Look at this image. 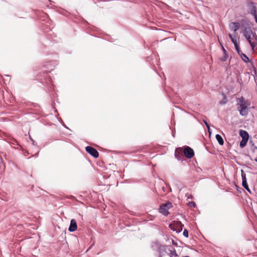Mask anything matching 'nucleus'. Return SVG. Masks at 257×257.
I'll list each match as a JSON object with an SVG mask.
<instances>
[{
	"instance_id": "f257e3e1",
	"label": "nucleus",
	"mask_w": 257,
	"mask_h": 257,
	"mask_svg": "<svg viewBox=\"0 0 257 257\" xmlns=\"http://www.w3.org/2000/svg\"><path fill=\"white\" fill-rule=\"evenodd\" d=\"M237 110L241 116H246L250 111V102L243 97H241L237 99Z\"/></svg>"
},
{
	"instance_id": "f03ea898",
	"label": "nucleus",
	"mask_w": 257,
	"mask_h": 257,
	"mask_svg": "<svg viewBox=\"0 0 257 257\" xmlns=\"http://www.w3.org/2000/svg\"><path fill=\"white\" fill-rule=\"evenodd\" d=\"M240 29L244 37L255 34L253 32L249 23L245 20H242L240 21Z\"/></svg>"
},
{
	"instance_id": "7ed1b4c3",
	"label": "nucleus",
	"mask_w": 257,
	"mask_h": 257,
	"mask_svg": "<svg viewBox=\"0 0 257 257\" xmlns=\"http://www.w3.org/2000/svg\"><path fill=\"white\" fill-rule=\"evenodd\" d=\"M248 43L250 44L252 50H254L257 44V35L255 33L253 35H248L244 37Z\"/></svg>"
},
{
	"instance_id": "20e7f679",
	"label": "nucleus",
	"mask_w": 257,
	"mask_h": 257,
	"mask_svg": "<svg viewBox=\"0 0 257 257\" xmlns=\"http://www.w3.org/2000/svg\"><path fill=\"white\" fill-rule=\"evenodd\" d=\"M172 207L171 202H167L160 206L159 208V212L164 215H167L169 213L168 210Z\"/></svg>"
},
{
	"instance_id": "39448f33",
	"label": "nucleus",
	"mask_w": 257,
	"mask_h": 257,
	"mask_svg": "<svg viewBox=\"0 0 257 257\" xmlns=\"http://www.w3.org/2000/svg\"><path fill=\"white\" fill-rule=\"evenodd\" d=\"M246 63L247 70L249 71L247 73L248 74L251 73V74L253 76H257L256 69L252 62L251 61H249L248 62H246Z\"/></svg>"
},
{
	"instance_id": "423d86ee",
	"label": "nucleus",
	"mask_w": 257,
	"mask_h": 257,
	"mask_svg": "<svg viewBox=\"0 0 257 257\" xmlns=\"http://www.w3.org/2000/svg\"><path fill=\"white\" fill-rule=\"evenodd\" d=\"M86 151L93 157L96 158L98 157L99 154L96 149L90 146L85 148Z\"/></svg>"
},
{
	"instance_id": "0eeeda50",
	"label": "nucleus",
	"mask_w": 257,
	"mask_h": 257,
	"mask_svg": "<svg viewBox=\"0 0 257 257\" xmlns=\"http://www.w3.org/2000/svg\"><path fill=\"white\" fill-rule=\"evenodd\" d=\"M184 154L187 158L191 159L194 155V152L192 149L187 147L184 150Z\"/></svg>"
},
{
	"instance_id": "6e6552de",
	"label": "nucleus",
	"mask_w": 257,
	"mask_h": 257,
	"mask_svg": "<svg viewBox=\"0 0 257 257\" xmlns=\"http://www.w3.org/2000/svg\"><path fill=\"white\" fill-rule=\"evenodd\" d=\"M229 28L234 33H235L240 28V23L231 22L229 24Z\"/></svg>"
},
{
	"instance_id": "1a4fd4ad",
	"label": "nucleus",
	"mask_w": 257,
	"mask_h": 257,
	"mask_svg": "<svg viewBox=\"0 0 257 257\" xmlns=\"http://www.w3.org/2000/svg\"><path fill=\"white\" fill-rule=\"evenodd\" d=\"M249 13L254 17L257 16V9L253 4H250L249 6Z\"/></svg>"
},
{
	"instance_id": "9d476101",
	"label": "nucleus",
	"mask_w": 257,
	"mask_h": 257,
	"mask_svg": "<svg viewBox=\"0 0 257 257\" xmlns=\"http://www.w3.org/2000/svg\"><path fill=\"white\" fill-rule=\"evenodd\" d=\"M77 228V223L74 219H72L70 221V224L69 227V231L70 232H73L75 231Z\"/></svg>"
},
{
	"instance_id": "9b49d317",
	"label": "nucleus",
	"mask_w": 257,
	"mask_h": 257,
	"mask_svg": "<svg viewBox=\"0 0 257 257\" xmlns=\"http://www.w3.org/2000/svg\"><path fill=\"white\" fill-rule=\"evenodd\" d=\"M181 150L182 149L181 148L176 149L175 153V157L179 160H180L182 157V154L179 152V151H181Z\"/></svg>"
},
{
	"instance_id": "f8f14e48",
	"label": "nucleus",
	"mask_w": 257,
	"mask_h": 257,
	"mask_svg": "<svg viewBox=\"0 0 257 257\" xmlns=\"http://www.w3.org/2000/svg\"><path fill=\"white\" fill-rule=\"evenodd\" d=\"M239 55L240 56L241 59L245 63L248 62L249 60L248 57L244 53L242 52H240V53L239 54Z\"/></svg>"
},
{
	"instance_id": "ddd939ff",
	"label": "nucleus",
	"mask_w": 257,
	"mask_h": 257,
	"mask_svg": "<svg viewBox=\"0 0 257 257\" xmlns=\"http://www.w3.org/2000/svg\"><path fill=\"white\" fill-rule=\"evenodd\" d=\"M215 138H216V139L217 140V141H218V144L220 145H223V144H224L223 140L222 137L220 135L217 134L215 136Z\"/></svg>"
},
{
	"instance_id": "4468645a",
	"label": "nucleus",
	"mask_w": 257,
	"mask_h": 257,
	"mask_svg": "<svg viewBox=\"0 0 257 257\" xmlns=\"http://www.w3.org/2000/svg\"><path fill=\"white\" fill-rule=\"evenodd\" d=\"M240 135L242 139H243L244 138H246V140L248 139V134L245 131L241 130L240 132Z\"/></svg>"
},
{
	"instance_id": "2eb2a0df",
	"label": "nucleus",
	"mask_w": 257,
	"mask_h": 257,
	"mask_svg": "<svg viewBox=\"0 0 257 257\" xmlns=\"http://www.w3.org/2000/svg\"><path fill=\"white\" fill-rule=\"evenodd\" d=\"M229 37L231 41V42L234 45L237 43V39L235 35H232V34H229Z\"/></svg>"
},
{
	"instance_id": "dca6fc26",
	"label": "nucleus",
	"mask_w": 257,
	"mask_h": 257,
	"mask_svg": "<svg viewBox=\"0 0 257 257\" xmlns=\"http://www.w3.org/2000/svg\"><path fill=\"white\" fill-rule=\"evenodd\" d=\"M247 141L248 140H246V138H244L243 139H242V141L240 142L239 144L240 147L241 148L244 147L246 145Z\"/></svg>"
},
{
	"instance_id": "f3484780",
	"label": "nucleus",
	"mask_w": 257,
	"mask_h": 257,
	"mask_svg": "<svg viewBox=\"0 0 257 257\" xmlns=\"http://www.w3.org/2000/svg\"><path fill=\"white\" fill-rule=\"evenodd\" d=\"M222 50H223V51L224 53V56L221 59V60L222 61H226V60L228 58V55L227 54V51L225 50V49L223 47H222Z\"/></svg>"
},
{
	"instance_id": "a211bd4d",
	"label": "nucleus",
	"mask_w": 257,
	"mask_h": 257,
	"mask_svg": "<svg viewBox=\"0 0 257 257\" xmlns=\"http://www.w3.org/2000/svg\"><path fill=\"white\" fill-rule=\"evenodd\" d=\"M169 252H170L169 253V254L170 255V257L177 256V254L175 249H174L173 250H170Z\"/></svg>"
},
{
	"instance_id": "6ab92c4d",
	"label": "nucleus",
	"mask_w": 257,
	"mask_h": 257,
	"mask_svg": "<svg viewBox=\"0 0 257 257\" xmlns=\"http://www.w3.org/2000/svg\"><path fill=\"white\" fill-rule=\"evenodd\" d=\"M242 186L249 193H251L250 190L249 189L247 182H242Z\"/></svg>"
},
{
	"instance_id": "aec40b11",
	"label": "nucleus",
	"mask_w": 257,
	"mask_h": 257,
	"mask_svg": "<svg viewBox=\"0 0 257 257\" xmlns=\"http://www.w3.org/2000/svg\"><path fill=\"white\" fill-rule=\"evenodd\" d=\"M241 178H242V182H247L245 174L243 172V170L241 171Z\"/></svg>"
},
{
	"instance_id": "412c9836",
	"label": "nucleus",
	"mask_w": 257,
	"mask_h": 257,
	"mask_svg": "<svg viewBox=\"0 0 257 257\" xmlns=\"http://www.w3.org/2000/svg\"><path fill=\"white\" fill-rule=\"evenodd\" d=\"M223 95V99L222 100L220 101V104H224L227 102V98L225 95L224 94H222Z\"/></svg>"
},
{
	"instance_id": "4be33fe9",
	"label": "nucleus",
	"mask_w": 257,
	"mask_h": 257,
	"mask_svg": "<svg viewBox=\"0 0 257 257\" xmlns=\"http://www.w3.org/2000/svg\"><path fill=\"white\" fill-rule=\"evenodd\" d=\"M234 47H235V50H236V51L237 52L238 55L240 53V52H242L240 50V48H239V45H238V44L237 43L236 44H234Z\"/></svg>"
},
{
	"instance_id": "5701e85b",
	"label": "nucleus",
	"mask_w": 257,
	"mask_h": 257,
	"mask_svg": "<svg viewBox=\"0 0 257 257\" xmlns=\"http://www.w3.org/2000/svg\"><path fill=\"white\" fill-rule=\"evenodd\" d=\"M203 121H204V123L205 124V125H206V127H207V129H208V131L209 134H210V126H209V124L205 120H204Z\"/></svg>"
},
{
	"instance_id": "b1692460",
	"label": "nucleus",
	"mask_w": 257,
	"mask_h": 257,
	"mask_svg": "<svg viewBox=\"0 0 257 257\" xmlns=\"http://www.w3.org/2000/svg\"><path fill=\"white\" fill-rule=\"evenodd\" d=\"M183 235L184 236L188 237V232L187 229H184L183 231Z\"/></svg>"
},
{
	"instance_id": "393cba45",
	"label": "nucleus",
	"mask_w": 257,
	"mask_h": 257,
	"mask_svg": "<svg viewBox=\"0 0 257 257\" xmlns=\"http://www.w3.org/2000/svg\"><path fill=\"white\" fill-rule=\"evenodd\" d=\"M255 151H257V147L254 146L252 148V151L255 152ZM254 161L257 162V157L254 159Z\"/></svg>"
},
{
	"instance_id": "a878e982",
	"label": "nucleus",
	"mask_w": 257,
	"mask_h": 257,
	"mask_svg": "<svg viewBox=\"0 0 257 257\" xmlns=\"http://www.w3.org/2000/svg\"><path fill=\"white\" fill-rule=\"evenodd\" d=\"M189 205L191 207H194L195 206V203L194 202H189Z\"/></svg>"
},
{
	"instance_id": "bb28decb",
	"label": "nucleus",
	"mask_w": 257,
	"mask_h": 257,
	"mask_svg": "<svg viewBox=\"0 0 257 257\" xmlns=\"http://www.w3.org/2000/svg\"><path fill=\"white\" fill-rule=\"evenodd\" d=\"M255 22L257 23V16L254 17Z\"/></svg>"
},
{
	"instance_id": "cd10ccee",
	"label": "nucleus",
	"mask_w": 257,
	"mask_h": 257,
	"mask_svg": "<svg viewBox=\"0 0 257 257\" xmlns=\"http://www.w3.org/2000/svg\"><path fill=\"white\" fill-rule=\"evenodd\" d=\"M15 142H16V141L15 140H14V142H12V143L13 144H15Z\"/></svg>"
}]
</instances>
